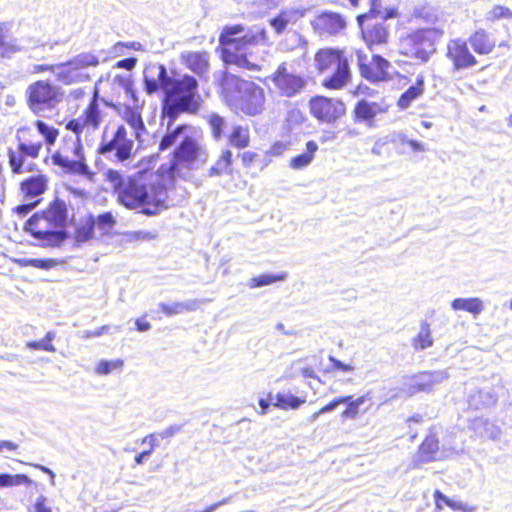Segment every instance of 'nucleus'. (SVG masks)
Wrapping results in <instances>:
<instances>
[{
	"label": "nucleus",
	"instance_id": "1",
	"mask_svg": "<svg viewBox=\"0 0 512 512\" xmlns=\"http://www.w3.org/2000/svg\"><path fill=\"white\" fill-rule=\"evenodd\" d=\"M105 175L117 193L118 201L128 209L142 207L141 213L155 216L169 207L167 179L164 176L141 173L124 176L114 169H108Z\"/></svg>",
	"mask_w": 512,
	"mask_h": 512
},
{
	"label": "nucleus",
	"instance_id": "2",
	"mask_svg": "<svg viewBox=\"0 0 512 512\" xmlns=\"http://www.w3.org/2000/svg\"><path fill=\"white\" fill-rule=\"evenodd\" d=\"M266 41L267 34L264 28L257 26L246 28L242 25L225 26L219 37L222 46V60L227 65L258 71L260 66L249 60L247 51L252 46Z\"/></svg>",
	"mask_w": 512,
	"mask_h": 512
},
{
	"label": "nucleus",
	"instance_id": "3",
	"mask_svg": "<svg viewBox=\"0 0 512 512\" xmlns=\"http://www.w3.org/2000/svg\"><path fill=\"white\" fill-rule=\"evenodd\" d=\"M68 209L65 201L56 198L44 211L34 213L25 223L24 230L45 247H59L67 238L65 230Z\"/></svg>",
	"mask_w": 512,
	"mask_h": 512
},
{
	"label": "nucleus",
	"instance_id": "4",
	"mask_svg": "<svg viewBox=\"0 0 512 512\" xmlns=\"http://www.w3.org/2000/svg\"><path fill=\"white\" fill-rule=\"evenodd\" d=\"M198 81L191 75L170 78L164 93L162 118L168 119V126L174 124L181 113H196L199 110L201 96Z\"/></svg>",
	"mask_w": 512,
	"mask_h": 512
},
{
	"label": "nucleus",
	"instance_id": "5",
	"mask_svg": "<svg viewBox=\"0 0 512 512\" xmlns=\"http://www.w3.org/2000/svg\"><path fill=\"white\" fill-rule=\"evenodd\" d=\"M220 87L226 101L244 114L255 116L263 111L265 94L258 84L223 72Z\"/></svg>",
	"mask_w": 512,
	"mask_h": 512
},
{
	"label": "nucleus",
	"instance_id": "6",
	"mask_svg": "<svg viewBox=\"0 0 512 512\" xmlns=\"http://www.w3.org/2000/svg\"><path fill=\"white\" fill-rule=\"evenodd\" d=\"M443 31L435 27L420 28L400 38V53L406 57L426 63L436 52V42Z\"/></svg>",
	"mask_w": 512,
	"mask_h": 512
},
{
	"label": "nucleus",
	"instance_id": "7",
	"mask_svg": "<svg viewBox=\"0 0 512 512\" xmlns=\"http://www.w3.org/2000/svg\"><path fill=\"white\" fill-rule=\"evenodd\" d=\"M315 63L320 72L334 69L332 75L323 80V86L326 88L341 89L351 77L348 59L341 50L320 49L315 55Z\"/></svg>",
	"mask_w": 512,
	"mask_h": 512
},
{
	"label": "nucleus",
	"instance_id": "8",
	"mask_svg": "<svg viewBox=\"0 0 512 512\" xmlns=\"http://www.w3.org/2000/svg\"><path fill=\"white\" fill-rule=\"evenodd\" d=\"M29 109L37 116L45 117L62 101L61 88L49 81L38 80L30 84L25 92Z\"/></svg>",
	"mask_w": 512,
	"mask_h": 512
},
{
	"label": "nucleus",
	"instance_id": "9",
	"mask_svg": "<svg viewBox=\"0 0 512 512\" xmlns=\"http://www.w3.org/2000/svg\"><path fill=\"white\" fill-rule=\"evenodd\" d=\"M208 153L193 138L184 137L179 146L174 151V161L171 166L173 176L179 174V167L184 166L188 169H198L206 163Z\"/></svg>",
	"mask_w": 512,
	"mask_h": 512
},
{
	"label": "nucleus",
	"instance_id": "10",
	"mask_svg": "<svg viewBox=\"0 0 512 512\" xmlns=\"http://www.w3.org/2000/svg\"><path fill=\"white\" fill-rule=\"evenodd\" d=\"M133 146V140L127 137V129L120 125L111 139L108 140L106 135H103L98 153L112 161L123 163L131 158Z\"/></svg>",
	"mask_w": 512,
	"mask_h": 512
},
{
	"label": "nucleus",
	"instance_id": "11",
	"mask_svg": "<svg viewBox=\"0 0 512 512\" xmlns=\"http://www.w3.org/2000/svg\"><path fill=\"white\" fill-rule=\"evenodd\" d=\"M449 376L448 370L423 371L407 378L403 390L409 395L430 393L448 380Z\"/></svg>",
	"mask_w": 512,
	"mask_h": 512
},
{
	"label": "nucleus",
	"instance_id": "12",
	"mask_svg": "<svg viewBox=\"0 0 512 512\" xmlns=\"http://www.w3.org/2000/svg\"><path fill=\"white\" fill-rule=\"evenodd\" d=\"M339 405L345 406L341 416H357L358 414L367 413L373 406V401L369 393L356 399L353 396L339 397L322 407L318 412H314L312 416L333 412Z\"/></svg>",
	"mask_w": 512,
	"mask_h": 512
},
{
	"label": "nucleus",
	"instance_id": "13",
	"mask_svg": "<svg viewBox=\"0 0 512 512\" xmlns=\"http://www.w3.org/2000/svg\"><path fill=\"white\" fill-rule=\"evenodd\" d=\"M271 80L278 89L279 94L287 98L299 95L307 85L306 80L302 76L289 72L285 63L278 66Z\"/></svg>",
	"mask_w": 512,
	"mask_h": 512
},
{
	"label": "nucleus",
	"instance_id": "14",
	"mask_svg": "<svg viewBox=\"0 0 512 512\" xmlns=\"http://www.w3.org/2000/svg\"><path fill=\"white\" fill-rule=\"evenodd\" d=\"M357 63L360 74L363 78L370 82L385 81L388 79V68L390 62L380 55H373L368 60L367 55L361 51H356Z\"/></svg>",
	"mask_w": 512,
	"mask_h": 512
},
{
	"label": "nucleus",
	"instance_id": "15",
	"mask_svg": "<svg viewBox=\"0 0 512 512\" xmlns=\"http://www.w3.org/2000/svg\"><path fill=\"white\" fill-rule=\"evenodd\" d=\"M345 105L340 100L317 96L310 100V111L320 121L332 123L345 113Z\"/></svg>",
	"mask_w": 512,
	"mask_h": 512
},
{
	"label": "nucleus",
	"instance_id": "16",
	"mask_svg": "<svg viewBox=\"0 0 512 512\" xmlns=\"http://www.w3.org/2000/svg\"><path fill=\"white\" fill-rule=\"evenodd\" d=\"M74 155L76 159H70L61 153H55L52 155V163L63 169L64 172L78 175H88L89 167L86 164L85 157L83 154V146L78 141L74 146Z\"/></svg>",
	"mask_w": 512,
	"mask_h": 512
},
{
	"label": "nucleus",
	"instance_id": "17",
	"mask_svg": "<svg viewBox=\"0 0 512 512\" xmlns=\"http://www.w3.org/2000/svg\"><path fill=\"white\" fill-rule=\"evenodd\" d=\"M387 20H363L358 22L362 37L369 47L383 45L388 42L390 29Z\"/></svg>",
	"mask_w": 512,
	"mask_h": 512
},
{
	"label": "nucleus",
	"instance_id": "18",
	"mask_svg": "<svg viewBox=\"0 0 512 512\" xmlns=\"http://www.w3.org/2000/svg\"><path fill=\"white\" fill-rule=\"evenodd\" d=\"M312 26L319 35H337L346 28L345 18L336 12L325 11L319 14Z\"/></svg>",
	"mask_w": 512,
	"mask_h": 512
},
{
	"label": "nucleus",
	"instance_id": "19",
	"mask_svg": "<svg viewBox=\"0 0 512 512\" xmlns=\"http://www.w3.org/2000/svg\"><path fill=\"white\" fill-rule=\"evenodd\" d=\"M447 57L453 61L456 70L472 67L477 64L476 58L462 39L451 40L447 45Z\"/></svg>",
	"mask_w": 512,
	"mask_h": 512
},
{
	"label": "nucleus",
	"instance_id": "20",
	"mask_svg": "<svg viewBox=\"0 0 512 512\" xmlns=\"http://www.w3.org/2000/svg\"><path fill=\"white\" fill-rule=\"evenodd\" d=\"M170 78L164 65H149L144 70V89L149 95L154 94L159 89L165 93Z\"/></svg>",
	"mask_w": 512,
	"mask_h": 512
},
{
	"label": "nucleus",
	"instance_id": "21",
	"mask_svg": "<svg viewBox=\"0 0 512 512\" xmlns=\"http://www.w3.org/2000/svg\"><path fill=\"white\" fill-rule=\"evenodd\" d=\"M305 400L294 396L291 393H277L275 396H272V394H269L268 399L260 398L258 401V405L260 407V410L258 413L260 414H266L270 413V407H277L283 410L288 409H297L300 407L301 404H303Z\"/></svg>",
	"mask_w": 512,
	"mask_h": 512
},
{
	"label": "nucleus",
	"instance_id": "22",
	"mask_svg": "<svg viewBox=\"0 0 512 512\" xmlns=\"http://www.w3.org/2000/svg\"><path fill=\"white\" fill-rule=\"evenodd\" d=\"M439 451V439L435 435H427L418 447L413 466L419 467L421 464L439 460Z\"/></svg>",
	"mask_w": 512,
	"mask_h": 512
},
{
	"label": "nucleus",
	"instance_id": "23",
	"mask_svg": "<svg viewBox=\"0 0 512 512\" xmlns=\"http://www.w3.org/2000/svg\"><path fill=\"white\" fill-rule=\"evenodd\" d=\"M203 304L199 299H188L185 301L160 302L159 308L167 317L183 314L185 312H194Z\"/></svg>",
	"mask_w": 512,
	"mask_h": 512
},
{
	"label": "nucleus",
	"instance_id": "24",
	"mask_svg": "<svg viewBox=\"0 0 512 512\" xmlns=\"http://www.w3.org/2000/svg\"><path fill=\"white\" fill-rule=\"evenodd\" d=\"M475 53L479 55H487L495 48V40L490 33L484 29L475 31L466 41Z\"/></svg>",
	"mask_w": 512,
	"mask_h": 512
},
{
	"label": "nucleus",
	"instance_id": "25",
	"mask_svg": "<svg viewBox=\"0 0 512 512\" xmlns=\"http://www.w3.org/2000/svg\"><path fill=\"white\" fill-rule=\"evenodd\" d=\"M53 73L57 80L65 85L81 83L89 80V75L87 73L75 72V70L70 67L69 61L54 65Z\"/></svg>",
	"mask_w": 512,
	"mask_h": 512
},
{
	"label": "nucleus",
	"instance_id": "26",
	"mask_svg": "<svg viewBox=\"0 0 512 512\" xmlns=\"http://www.w3.org/2000/svg\"><path fill=\"white\" fill-rule=\"evenodd\" d=\"M370 9L364 14L357 16V22L363 20H389L398 16L396 8H382L381 0H369Z\"/></svg>",
	"mask_w": 512,
	"mask_h": 512
},
{
	"label": "nucleus",
	"instance_id": "27",
	"mask_svg": "<svg viewBox=\"0 0 512 512\" xmlns=\"http://www.w3.org/2000/svg\"><path fill=\"white\" fill-rule=\"evenodd\" d=\"M387 107L377 102H369L367 100H360L357 102L354 113L359 121H368L373 119L376 115L386 112Z\"/></svg>",
	"mask_w": 512,
	"mask_h": 512
},
{
	"label": "nucleus",
	"instance_id": "28",
	"mask_svg": "<svg viewBox=\"0 0 512 512\" xmlns=\"http://www.w3.org/2000/svg\"><path fill=\"white\" fill-rule=\"evenodd\" d=\"M185 65L199 77H203L209 68L208 54L205 52H190L183 56Z\"/></svg>",
	"mask_w": 512,
	"mask_h": 512
},
{
	"label": "nucleus",
	"instance_id": "29",
	"mask_svg": "<svg viewBox=\"0 0 512 512\" xmlns=\"http://www.w3.org/2000/svg\"><path fill=\"white\" fill-rule=\"evenodd\" d=\"M43 175L32 176L21 183V190L27 199H33L43 194L47 188Z\"/></svg>",
	"mask_w": 512,
	"mask_h": 512
},
{
	"label": "nucleus",
	"instance_id": "30",
	"mask_svg": "<svg viewBox=\"0 0 512 512\" xmlns=\"http://www.w3.org/2000/svg\"><path fill=\"white\" fill-rule=\"evenodd\" d=\"M496 403V396L490 391L480 390L471 394L468 398V406L471 410L479 411L490 408Z\"/></svg>",
	"mask_w": 512,
	"mask_h": 512
},
{
	"label": "nucleus",
	"instance_id": "31",
	"mask_svg": "<svg viewBox=\"0 0 512 512\" xmlns=\"http://www.w3.org/2000/svg\"><path fill=\"white\" fill-rule=\"evenodd\" d=\"M424 92V76L418 75L414 85L410 86L398 100V106L402 109L408 108L411 103L420 97Z\"/></svg>",
	"mask_w": 512,
	"mask_h": 512
},
{
	"label": "nucleus",
	"instance_id": "32",
	"mask_svg": "<svg viewBox=\"0 0 512 512\" xmlns=\"http://www.w3.org/2000/svg\"><path fill=\"white\" fill-rule=\"evenodd\" d=\"M83 122L85 127H90L93 130L97 129L101 122V114L98 104V91L96 90L92 100L86 108L83 115Z\"/></svg>",
	"mask_w": 512,
	"mask_h": 512
},
{
	"label": "nucleus",
	"instance_id": "33",
	"mask_svg": "<svg viewBox=\"0 0 512 512\" xmlns=\"http://www.w3.org/2000/svg\"><path fill=\"white\" fill-rule=\"evenodd\" d=\"M317 150L318 144L313 140L308 141L306 143V152L293 157L290 160V167L295 170L307 167L313 161Z\"/></svg>",
	"mask_w": 512,
	"mask_h": 512
},
{
	"label": "nucleus",
	"instance_id": "34",
	"mask_svg": "<svg viewBox=\"0 0 512 512\" xmlns=\"http://www.w3.org/2000/svg\"><path fill=\"white\" fill-rule=\"evenodd\" d=\"M232 173V152L224 150L216 163L208 171L210 177L221 176Z\"/></svg>",
	"mask_w": 512,
	"mask_h": 512
},
{
	"label": "nucleus",
	"instance_id": "35",
	"mask_svg": "<svg viewBox=\"0 0 512 512\" xmlns=\"http://www.w3.org/2000/svg\"><path fill=\"white\" fill-rule=\"evenodd\" d=\"M98 64V57L90 52L77 54L69 60V65L75 70V72H82V70L88 67H96Z\"/></svg>",
	"mask_w": 512,
	"mask_h": 512
},
{
	"label": "nucleus",
	"instance_id": "36",
	"mask_svg": "<svg viewBox=\"0 0 512 512\" xmlns=\"http://www.w3.org/2000/svg\"><path fill=\"white\" fill-rule=\"evenodd\" d=\"M430 325L424 321L420 325L418 334L412 339V346L415 350H425L433 345Z\"/></svg>",
	"mask_w": 512,
	"mask_h": 512
},
{
	"label": "nucleus",
	"instance_id": "37",
	"mask_svg": "<svg viewBox=\"0 0 512 512\" xmlns=\"http://www.w3.org/2000/svg\"><path fill=\"white\" fill-rule=\"evenodd\" d=\"M95 217L89 215L84 223L76 226L75 241L77 243H85L94 237Z\"/></svg>",
	"mask_w": 512,
	"mask_h": 512
},
{
	"label": "nucleus",
	"instance_id": "38",
	"mask_svg": "<svg viewBox=\"0 0 512 512\" xmlns=\"http://www.w3.org/2000/svg\"><path fill=\"white\" fill-rule=\"evenodd\" d=\"M451 307L454 310H464L474 315L480 314L483 310V304L479 298H456L452 301Z\"/></svg>",
	"mask_w": 512,
	"mask_h": 512
},
{
	"label": "nucleus",
	"instance_id": "39",
	"mask_svg": "<svg viewBox=\"0 0 512 512\" xmlns=\"http://www.w3.org/2000/svg\"><path fill=\"white\" fill-rule=\"evenodd\" d=\"M229 144L235 148L243 149L249 145L250 135L246 127L236 125L228 137Z\"/></svg>",
	"mask_w": 512,
	"mask_h": 512
},
{
	"label": "nucleus",
	"instance_id": "40",
	"mask_svg": "<svg viewBox=\"0 0 512 512\" xmlns=\"http://www.w3.org/2000/svg\"><path fill=\"white\" fill-rule=\"evenodd\" d=\"M38 46V41L29 39L26 45H20L17 39H11L10 41H6L4 47L0 49V55L4 58H10L13 54L21 51H26L30 48H34Z\"/></svg>",
	"mask_w": 512,
	"mask_h": 512
},
{
	"label": "nucleus",
	"instance_id": "41",
	"mask_svg": "<svg viewBox=\"0 0 512 512\" xmlns=\"http://www.w3.org/2000/svg\"><path fill=\"white\" fill-rule=\"evenodd\" d=\"M172 126L173 125L169 127L167 125V133L162 137L159 144L160 151H165L171 148L187 128L186 125H178L174 129H172Z\"/></svg>",
	"mask_w": 512,
	"mask_h": 512
},
{
	"label": "nucleus",
	"instance_id": "42",
	"mask_svg": "<svg viewBox=\"0 0 512 512\" xmlns=\"http://www.w3.org/2000/svg\"><path fill=\"white\" fill-rule=\"evenodd\" d=\"M33 484L34 482L26 474H0V487L31 486Z\"/></svg>",
	"mask_w": 512,
	"mask_h": 512
},
{
	"label": "nucleus",
	"instance_id": "43",
	"mask_svg": "<svg viewBox=\"0 0 512 512\" xmlns=\"http://www.w3.org/2000/svg\"><path fill=\"white\" fill-rule=\"evenodd\" d=\"M287 277L286 273L281 274H261L249 280L248 286L251 289L271 285L278 281H283Z\"/></svg>",
	"mask_w": 512,
	"mask_h": 512
},
{
	"label": "nucleus",
	"instance_id": "44",
	"mask_svg": "<svg viewBox=\"0 0 512 512\" xmlns=\"http://www.w3.org/2000/svg\"><path fill=\"white\" fill-rule=\"evenodd\" d=\"M35 127L37 131L44 137L45 142L48 145H53L58 137V129L48 125L46 122L42 120H37L35 122Z\"/></svg>",
	"mask_w": 512,
	"mask_h": 512
},
{
	"label": "nucleus",
	"instance_id": "45",
	"mask_svg": "<svg viewBox=\"0 0 512 512\" xmlns=\"http://www.w3.org/2000/svg\"><path fill=\"white\" fill-rule=\"evenodd\" d=\"M123 366L124 362L122 359L100 360L95 368V371L98 375H108L113 370H121Z\"/></svg>",
	"mask_w": 512,
	"mask_h": 512
},
{
	"label": "nucleus",
	"instance_id": "46",
	"mask_svg": "<svg viewBox=\"0 0 512 512\" xmlns=\"http://www.w3.org/2000/svg\"><path fill=\"white\" fill-rule=\"evenodd\" d=\"M143 444H148V449L143 450L139 454H137L134 458L136 465H141L144 463V461L147 459L148 456H150L155 448L158 446L157 439L153 434H150L142 440Z\"/></svg>",
	"mask_w": 512,
	"mask_h": 512
},
{
	"label": "nucleus",
	"instance_id": "47",
	"mask_svg": "<svg viewBox=\"0 0 512 512\" xmlns=\"http://www.w3.org/2000/svg\"><path fill=\"white\" fill-rule=\"evenodd\" d=\"M209 125L211 127L213 137L216 140H219L223 135V128L225 125L224 118L216 113H213L209 116Z\"/></svg>",
	"mask_w": 512,
	"mask_h": 512
},
{
	"label": "nucleus",
	"instance_id": "48",
	"mask_svg": "<svg viewBox=\"0 0 512 512\" xmlns=\"http://www.w3.org/2000/svg\"><path fill=\"white\" fill-rule=\"evenodd\" d=\"M116 219L111 212H104L95 218V226L102 231H108L114 227Z\"/></svg>",
	"mask_w": 512,
	"mask_h": 512
},
{
	"label": "nucleus",
	"instance_id": "49",
	"mask_svg": "<svg viewBox=\"0 0 512 512\" xmlns=\"http://www.w3.org/2000/svg\"><path fill=\"white\" fill-rule=\"evenodd\" d=\"M435 507L437 510L443 509V504L450 507L453 510H459L461 505L447 498L440 490H435L433 493Z\"/></svg>",
	"mask_w": 512,
	"mask_h": 512
},
{
	"label": "nucleus",
	"instance_id": "50",
	"mask_svg": "<svg viewBox=\"0 0 512 512\" xmlns=\"http://www.w3.org/2000/svg\"><path fill=\"white\" fill-rule=\"evenodd\" d=\"M8 158L12 172L15 174L21 173L24 164V156L21 153L17 154L12 148H9Z\"/></svg>",
	"mask_w": 512,
	"mask_h": 512
},
{
	"label": "nucleus",
	"instance_id": "51",
	"mask_svg": "<svg viewBox=\"0 0 512 512\" xmlns=\"http://www.w3.org/2000/svg\"><path fill=\"white\" fill-rule=\"evenodd\" d=\"M487 18L489 20H499V19H511L512 18V10L505 6L495 5L488 13Z\"/></svg>",
	"mask_w": 512,
	"mask_h": 512
},
{
	"label": "nucleus",
	"instance_id": "52",
	"mask_svg": "<svg viewBox=\"0 0 512 512\" xmlns=\"http://www.w3.org/2000/svg\"><path fill=\"white\" fill-rule=\"evenodd\" d=\"M41 147V143L26 144L24 142H20L18 145V152L24 157L29 156L31 158H37Z\"/></svg>",
	"mask_w": 512,
	"mask_h": 512
},
{
	"label": "nucleus",
	"instance_id": "53",
	"mask_svg": "<svg viewBox=\"0 0 512 512\" xmlns=\"http://www.w3.org/2000/svg\"><path fill=\"white\" fill-rule=\"evenodd\" d=\"M114 82L117 83L120 87H122L127 95H130L134 98V90H133V82L129 75H116L114 77Z\"/></svg>",
	"mask_w": 512,
	"mask_h": 512
},
{
	"label": "nucleus",
	"instance_id": "54",
	"mask_svg": "<svg viewBox=\"0 0 512 512\" xmlns=\"http://www.w3.org/2000/svg\"><path fill=\"white\" fill-rule=\"evenodd\" d=\"M26 347L31 350H44L48 352H55L56 350L52 344L46 343L44 338L39 341L27 342Z\"/></svg>",
	"mask_w": 512,
	"mask_h": 512
},
{
	"label": "nucleus",
	"instance_id": "55",
	"mask_svg": "<svg viewBox=\"0 0 512 512\" xmlns=\"http://www.w3.org/2000/svg\"><path fill=\"white\" fill-rule=\"evenodd\" d=\"M129 124L134 129V133L136 137H140V132L145 130L144 123L139 114H132L128 119Z\"/></svg>",
	"mask_w": 512,
	"mask_h": 512
},
{
	"label": "nucleus",
	"instance_id": "56",
	"mask_svg": "<svg viewBox=\"0 0 512 512\" xmlns=\"http://www.w3.org/2000/svg\"><path fill=\"white\" fill-rule=\"evenodd\" d=\"M40 203V200L24 203L21 205H18L14 208V211L16 214H18L20 217H24L27 214H29L33 209L36 208V206Z\"/></svg>",
	"mask_w": 512,
	"mask_h": 512
},
{
	"label": "nucleus",
	"instance_id": "57",
	"mask_svg": "<svg viewBox=\"0 0 512 512\" xmlns=\"http://www.w3.org/2000/svg\"><path fill=\"white\" fill-rule=\"evenodd\" d=\"M29 265L39 269H50L54 267L57 262L54 259H30L28 261Z\"/></svg>",
	"mask_w": 512,
	"mask_h": 512
},
{
	"label": "nucleus",
	"instance_id": "58",
	"mask_svg": "<svg viewBox=\"0 0 512 512\" xmlns=\"http://www.w3.org/2000/svg\"><path fill=\"white\" fill-rule=\"evenodd\" d=\"M241 157V161L244 167H251V165L259 158V155L255 152L246 151L238 154Z\"/></svg>",
	"mask_w": 512,
	"mask_h": 512
},
{
	"label": "nucleus",
	"instance_id": "59",
	"mask_svg": "<svg viewBox=\"0 0 512 512\" xmlns=\"http://www.w3.org/2000/svg\"><path fill=\"white\" fill-rule=\"evenodd\" d=\"M270 25L277 34H282L287 27V22L277 15L270 20Z\"/></svg>",
	"mask_w": 512,
	"mask_h": 512
},
{
	"label": "nucleus",
	"instance_id": "60",
	"mask_svg": "<svg viewBox=\"0 0 512 512\" xmlns=\"http://www.w3.org/2000/svg\"><path fill=\"white\" fill-rule=\"evenodd\" d=\"M290 146V143L288 142H276L274 143L270 150H269V153L272 155V156H280L282 155L286 150H288Z\"/></svg>",
	"mask_w": 512,
	"mask_h": 512
},
{
	"label": "nucleus",
	"instance_id": "61",
	"mask_svg": "<svg viewBox=\"0 0 512 512\" xmlns=\"http://www.w3.org/2000/svg\"><path fill=\"white\" fill-rule=\"evenodd\" d=\"M34 512H53L52 509L47 505V499L44 496H40L34 503Z\"/></svg>",
	"mask_w": 512,
	"mask_h": 512
},
{
	"label": "nucleus",
	"instance_id": "62",
	"mask_svg": "<svg viewBox=\"0 0 512 512\" xmlns=\"http://www.w3.org/2000/svg\"><path fill=\"white\" fill-rule=\"evenodd\" d=\"M136 63L137 59L134 57L124 58L116 63V67L130 71L136 66Z\"/></svg>",
	"mask_w": 512,
	"mask_h": 512
},
{
	"label": "nucleus",
	"instance_id": "63",
	"mask_svg": "<svg viewBox=\"0 0 512 512\" xmlns=\"http://www.w3.org/2000/svg\"><path fill=\"white\" fill-rule=\"evenodd\" d=\"M84 127H85L84 122L81 119H72L66 125V128L68 130H70L76 134L81 133Z\"/></svg>",
	"mask_w": 512,
	"mask_h": 512
},
{
	"label": "nucleus",
	"instance_id": "64",
	"mask_svg": "<svg viewBox=\"0 0 512 512\" xmlns=\"http://www.w3.org/2000/svg\"><path fill=\"white\" fill-rule=\"evenodd\" d=\"M133 239L149 241L156 238V234L150 231H135L132 233Z\"/></svg>",
	"mask_w": 512,
	"mask_h": 512
}]
</instances>
